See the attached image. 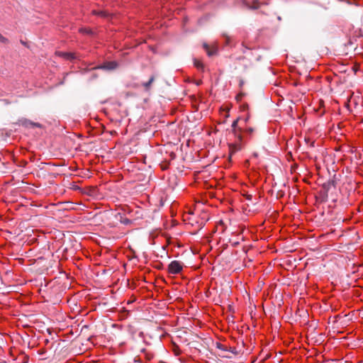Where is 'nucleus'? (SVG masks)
<instances>
[{
  "label": "nucleus",
  "mask_w": 363,
  "mask_h": 363,
  "mask_svg": "<svg viewBox=\"0 0 363 363\" xmlns=\"http://www.w3.org/2000/svg\"><path fill=\"white\" fill-rule=\"evenodd\" d=\"M183 269V264L181 262L174 260L171 262L168 265V272L172 274H177L180 273Z\"/></svg>",
  "instance_id": "1"
},
{
  "label": "nucleus",
  "mask_w": 363,
  "mask_h": 363,
  "mask_svg": "<svg viewBox=\"0 0 363 363\" xmlns=\"http://www.w3.org/2000/svg\"><path fill=\"white\" fill-rule=\"evenodd\" d=\"M17 123L19 125H22L23 127L26 128H41L43 127L42 124H40L39 123H36V122H33L30 120L25 118H20Z\"/></svg>",
  "instance_id": "2"
},
{
  "label": "nucleus",
  "mask_w": 363,
  "mask_h": 363,
  "mask_svg": "<svg viewBox=\"0 0 363 363\" xmlns=\"http://www.w3.org/2000/svg\"><path fill=\"white\" fill-rule=\"evenodd\" d=\"M118 65H119L116 61H106L96 66L94 69L112 71L116 69L118 67Z\"/></svg>",
  "instance_id": "3"
},
{
  "label": "nucleus",
  "mask_w": 363,
  "mask_h": 363,
  "mask_svg": "<svg viewBox=\"0 0 363 363\" xmlns=\"http://www.w3.org/2000/svg\"><path fill=\"white\" fill-rule=\"evenodd\" d=\"M336 184L337 182L335 179H329L322 184L320 190L328 194V192L332 189V188H336Z\"/></svg>",
  "instance_id": "4"
},
{
  "label": "nucleus",
  "mask_w": 363,
  "mask_h": 363,
  "mask_svg": "<svg viewBox=\"0 0 363 363\" xmlns=\"http://www.w3.org/2000/svg\"><path fill=\"white\" fill-rule=\"evenodd\" d=\"M203 48L206 51V53L208 57H213L218 54V50L216 46L211 48L207 43H204L203 44Z\"/></svg>",
  "instance_id": "5"
},
{
  "label": "nucleus",
  "mask_w": 363,
  "mask_h": 363,
  "mask_svg": "<svg viewBox=\"0 0 363 363\" xmlns=\"http://www.w3.org/2000/svg\"><path fill=\"white\" fill-rule=\"evenodd\" d=\"M57 55L61 57H63L65 60H74L76 57L74 56V54L72 52H62L59 51L56 52Z\"/></svg>",
  "instance_id": "6"
},
{
  "label": "nucleus",
  "mask_w": 363,
  "mask_h": 363,
  "mask_svg": "<svg viewBox=\"0 0 363 363\" xmlns=\"http://www.w3.org/2000/svg\"><path fill=\"white\" fill-rule=\"evenodd\" d=\"M317 198L320 201V202L325 203L326 201H328V194L325 191H322L321 190H320L318 191V196Z\"/></svg>",
  "instance_id": "7"
},
{
  "label": "nucleus",
  "mask_w": 363,
  "mask_h": 363,
  "mask_svg": "<svg viewBox=\"0 0 363 363\" xmlns=\"http://www.w3.org/2000/svg\"><path fill=\"white\" fill-rule=\"evenodd\" d=\"M247 8L252 10H256L259 8L260 3L259 2V0H253V5H250L248 3L245 4Z\"/></svg>",
  "instance_id": "8"
},
{
  "label": "nucleus",
  "mask_w": 363,
  "mask_h": 363,
  "mask_svg": "<svg viewBox=\"0 0 363 363\" xmlns=\"http://www.w3.org/2000/svg\"><path fill=\"white\" fill-rule=\"evenodd\" d=\"M91 13L95 16H98L102 18H106L108 16V13L104 11L93 10Z\"/></svg>",
  "instance_id": "9"
},
{
  "label": "nucleus",
  "mask_w": 363,
  "mask_h": 363,
  "mask_svg": "<svg viewBox=\"0 0 363 363\" xmlns=\"http://www.w3.org/2000/svg\"><path fill=\"white\" fill-rule=\"evenodd\" d=\"M240 60L242 61V67L244 68V70L246 71L252 65V62L246 59L245 57H242Z\"/></svg>",
  "instance_id": "10"
},
{
  "label": "nucleus",
  "mask_w": 363,
  "mask_h": 363,
  "mask_svg": "<svg viewBox=\"0 0 363 363\" xmlns=\"http://www.w3.org/2000/svg\"><path fill=\"white\" fill-rule=\"evenodd\" d=\"M155 81V77L152 75L150 77L148 82L143 84V86L145 87V90H148L150 87L151 84Z\"/></svg>",
  "instance_id": "11"
},
{
  "label": "nucleus",
  "mask_w": 363,
  "mask_h": 363,
  "mask_svg": "<svg viewBox=\"0 0 363 363\" xmlns=\"http://www.w3.org/2000/svg\"><path fill=\"white\" fill-rule=\"evenodd\" d=\"M223 37L225 38V45L226 46H231V38L230 36L223 34Z\"/></svg>",
  "instance_id": "12"
},
{
  "label": "nucleus",
  "mask_w": 363,
  "mask_h": 363,
  "mask_svg": "<svg viewBox=\"0 0 363 363\" xmlns=\"http://www.w3.org/2000/svg\"><path fill=\"white\" fill-rule=\"evenodd\" d=\"M216 347L222 351H224V352L228 351V347L220 343V342H217Z\"/></svg>",
  "instance_id": "13"
},
{
  "label": "nucleus",
  "mask_w": 363,
  "mask_h": 363,
  "mask_svg": "<svg viewBox=\"0 0 363 363\" xmlns=\"http://www.w3.org/2000/svg\"><path fill=\"white\" fill-rule=\"evenodd\" d=\"M194 66L196 67H197L198 69H203V65L202 62L199 61V60H197L196 59L194 60Z\"/></svg>",
  "instance_id": "14"
},
{
  "label": "nucleus",
  "mask_w": 363,
  "mask_h": 363,
  "mask_svg": "<svg viewBox=\"0 0 363 363\" xmlns=\"http://www.w3.org/2000/svg\"><path fill=\"white\" fill-rule=\"evenodd\" d=\"M238 120H235L232 123V129H233V131L234 132L235 135H236V131H237V126H238Z\"/></svg>",
  "instance_id": "15"
},
{
  "label": "nucleus",
  "mask_w": 363,
  "mask_h": 363,
  "mask_svg": "<svg viewBox=\"0 0 363 363\" xmlns=\"http://www.w3.org/2000/svg\"><path fill=\"white\" fill-rule=\"evenodd\" d=\"M82 31L87 35H93V31L91 30V29H89V28H84L82 30Z\"/></svg>",
  "instance_id": "16"
},
{
  "label": "nucleus",
  "mask_w": 363,
  "mask_h": 363,
  "mask_svg": "<svg viewBox=\"0 0 363 363\" xmlns=\"http://www.w3.org/2000/svg\"><path fill=\"white\" fill-rule=\"evenodd\" d=\"M228 351L230 352L231 353L234 354H238V352H237V350L235 347H230L228 349Z\"/></svg>",
  "instance_id": "17"
},
{
  "label": "nucleus",
  "mask_w": 363,
  "mask_h": 363,
  "mask_svg": "<svg viewBox=\"0 0 363 363\" xmlns=\"http://www.w3.org/2000/svg\"><path fill=\"white\" fill-rule=\"evenodd\" d=\"M47 351L45 349H41L39 350L38 354L41 356H44L46 354Z\"/></svg>",
  "instance_id": "18"
},
{
  "label": "nucleus",
  "mask_w": 363,
  "mask_h": 363,
  "mask_svg": "<svg viewBox=\"0 0 363 363\" xmlns=\"http://www.w3.org/2000/svg\"><path fill=\"white\" fill-rule=\"evenodd\" d=\"M0 41L2 43H6L7 41V39L4 38L1 33H0Z\"/></svg>",
  "instance_id": "19"
},
{
  "label": "nucleus",
  "mask_w": 363,
  "mask_h": 363,
  "mask_svg": "<svg viewBox=\"0 0 363 363\" xmlns=\"http://www.w3.org/2000/svg\"><path fill=\"white\" fill-rule=\"evenodd\" d=\"M254 130L252 128H248L246 129V132L249 133L250 135L253 133Z\"/></svg>",
  "instance_id": "20"
},
{
  "label": "nucleus",
  "mask_w": 363,
  "mask_h": 363,
  "mask_svg": "<svg viewBox=\"0 0 363 363\" xmlns=\"http://www.w3.org/2000/svg\"><path fill=\"white\" fill-rule=\"evenodd\" d=\"M122 223L127 225L130 223V220L128 218H125L123 221H122Z\"/></svg>",
  "instance_id": "21"
},
{
  "label": "nucleus",
  "mask_w": 363,
  "mask_h": 363,
  "mask_svg": "<svg viewBox=\"0 0 363 363\" xmlns=\"http://www.w3.org/2000/svg\"><path fill=\"white\" fill-rule=\"evenodd\" d=\"M337 199L336 197L332 198V202L333 203H335L337 202Z\"/></svg>",
  "instance_id": "22"
},
{
  "label": "nucleus",
  "mask_w": 363,
  "mask_h": 363,
  "mask_svg": "<svg viewBox=\"0 0 363 363\" xmlns=\"http://www.w3.org/2000/svg\"><path fill=\"white\" fill-rule=\"evenodd\" d=\"M238 244H239V242H235V243L233 244V245H234V246H236V245H238Z\"/></svg>",
  "instance_id": "23"
}]
</instances>
